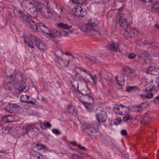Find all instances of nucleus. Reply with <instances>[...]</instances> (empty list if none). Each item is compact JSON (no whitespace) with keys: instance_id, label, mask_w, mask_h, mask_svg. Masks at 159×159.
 I'll return each mask as SVG.
<instances>
[{"instance_id":"a878e982","label":"nucleus","mask_w":159,"mask_h":159,"mask_svg":"<svg viewBox=\"0 0 159 159\" xmlns=\"http://www.w3.org/2000/svg\"><path fill=\"white\" fill-rule=\"evenodd\" d=\"M73 72L75 75V78L76 79V80L85 81V80L84 78L81 76L77 71L76 70H74Z\"/></svg>"},{"instance_id":"4d7b16f0","label":"nucleus","mask_w":159,"mask_h":159,"mask_svg":"<svg viewBox=\"0 0 159 159\" xmlns=\"http://www.w3.org/2000/svg\"><path fill=\"white\" fill-rule=\"evenodd\" d=\"M39 159H48L46 156H45L44 155H42V154H41V156L39 158Z\"/></svg>"},{"instance_id":"13d9d810","label":"nucleus","mask_w":159,"mask_h":159,"mask_svg":"<svg viewBox=\"0 0 159 159\" xmlns=\"http://www.w3.org/2000/svg\"><path fill=\"white\" fill-rule=\"evenodd\" d=\"M26 103H27L28 104H35L34 102H33L32 101H30V100H29V101L27 100V101L26 102Z\"/></svg>"},{"instance_id":"c03bdc74","label":"nucleus","mask_w":159,"mask_h":159,"mask_svg":"<svg viewBox=\"0 0 159 159\" xmlns=\"http://www.w3.org/2000/svg\"><path fill=\"white\" fill-rule=\"evenodd\" d=\"M147 93V94L146 95L147 99H150L152 98L153 97V94L150 91H148Z\"/></svg>"},{"instance_id":"0eeeda50","label":"nucleus","mask_w":159,"mask_h":159,"mask_svg":"<svg viewBox=\"0 0 159 159\" xmlns=\"http://www.w3.org/2000/svg\"><path fill=\"white\" fill-rule=\"evenodd\" d=\"M68 34V32L65 31H59L56 30H54L52 32L50 31V34L49 36L52 37H60L61 36H66Z\"/></svg>"},{"instance_id":"4c0bfd02","label":"nucleus","mask_w":159,"mask_h":159,"mask_svg":"<svg viewBox=\"0 0 159 159\" xmlns=\"http://www.w3.org/2000/svg\"><path fill=\"white\" fill-rule=\"evenodd\" d=\"M32 128V126L29 124H26L23 127V129H25L26 132H27V131L29 130Z\"/></svg>"},{"instance_id":"4be33fe9","label":"nucleus","mask_w":159,"mask_h":159,"mask_svg":"<svg viewBox=\"0 0 159 159\" xmlns=\"http://www.w3.org/2000/svg\"><path fill=\"white\" fill-rule=\"evenodd\" d=\"M14 14L16 16L19 17V19L21 20V18L23 17L24 15H26L18 8H15L13 10Z\"/></svg>"},{"instance_id":"393cba45","label":"nucleus","mask_w":159,"mask_h":159,"mask_svg":"<svg viewBox=\"0 0 159 159\" xmlns=\"http://www.w3.org/2000/svg\"><path fill=\"white\" fill-rule=\"evenodd\" d=\"M70 61V60L69 57L68 56H66L64 57L63 61H62V64H60L64 66H68Z\"/></svg>"},{"instance_id":"72a5a7b5","label":"nucleus","mask_w":159,"mask_h":159,"mask_svg":"<svg viewBox=\"0 0 159 159\" xmlns=\"http://www.w3.org/2000/svg\"><path fill=\"white\" fill-rule=\"evenodd\" d=\"M30 97L26 95H22L20 97V100L23 102L26 103L27 100L29 99Z\"/></svg>"},{"instance_id":"bb28decb","label":"nucleus","mask_w":159,"mask_h":159,"mask_svg":"<svg viewBox=\"0 0 159 159\" xmlns=\"http://www.w3.org/2000/svg\"><path fill=\"white\" fill-rule=\"evenodd\" d=\"M122 107V105H121L115 107L113 109L115 113L116 114L120 115Z\"/></svg>"},{"instance_id":"7c9ffc66","label":"nucleus","mask_w":159,"mask_h":159,"mask_svg":"<svg viewBox=\"0 0 159 159\" xmlns=\"http://www.w3.org/2000/svg\"><path fill=\"white\" fill-rule=\"evenodd\" d=\"M153 8L154 9L156 10L157 12H159V1H154L152 4Z\"/></svg>"},{"instance_id":"c85d7f7f","label":"nucleus","mask_w":159,"mask_h":159,"mask_svg":"<svg viewBox=\"0 0 159 159\" xmlns=\"http://www.w3.org/2000/svg\"><path fill=\"white\" fill-rule=\"evenodd\" d=\"M12 86V84L11 82H6L3 84V86L6 90H10V88Z\"/></svg>"},{"instance_id":"338daca9","label":"nucleus","mask_w":159,"mask_h":159,"mask_svg":"<svg viewBox=\"0 0 159 159\" xmlns=\"http://www.w3.org/2000/svg\"><path fill=\"white\" fill-rule=\"evenodd\" d=\"M155 82L157 84V85L159 84V77L156 78Z\"/></svg>"},{"instance_id":"9d476101","label":"nucleus","mask_w":159,"mask_h":159,"mask_svg":"<svg viewBox=\"0 0 159 159\" xmlns=\"http://www.w3.org/2000/svg\"><path fill=\"white\" fill-rule=\"evenodd\" d=\"M34 4L32 2L29 0H24L21 3V5L24 10L27 11L32 7H33Z\"/></svg>"},{"instance_id":"2eb2a0df","label":"nucleus","mask_w":159,"mask_h":159,"mask_svg":"<svg viewBox=\"0 0 159 159\" xmlns=\"http://www.w3.org/2000/svg\"><path fill=\"white\" fill-rule=\"evenodd\" d=\"M153 80L152 79L148 80L147 82V84H146L145 85L146 92L148 91H151L153 89L154 86L153 84Z\"/></svg>"},{"instance_id":"69168bd1","label":"nucleus","mask_w":159,"mask_h":159,"mask_svg":"<svg viewBox=\"0 0 159 159\" xmlns=\"http://www.w3.org/2000/svg\"><path fill=\"white\" fill-rule=\"evenodd\" d=\"M130 75L134 77H135L137 75V74L135 73V71L134 70V73H131V74Z\"/></svg>"},{"instance_id":"58836bf2","label":"nucleus","mask_w":159,"mask_h":159,"mask_svg":"<svg viewBox=\"0 0 159 159\" xmlns=\"http://www.w3.org/2000/svg\"><path fill=\"white\" fill-rule=\"evenodd\" d=\"M75 108L74 107L72 106H70L68 107V110L69 112L72 114H73L75 111Z\"/></svg>"},{"instance_id":"cd10ccee","label":"nucleus","mask_w":159,"mask_h":159,"mask_svg":"<svg viewBox=\"0 0 159 159\" xmlns=\"http://www.w3.org/2000/svg\"><path fill=\"white\" fill-rule=\"evenodd\" d=\"M15 116L14 115H7L5 117L6 120L9 122H11L16 121Z\"/></svg>"},{"instance_id":"a211bd4d","label":"nucleus","mask_w":159,"mask_h":159,"mask_svg":"<svg viewBox=\"0 0 159 159\" xmlns=\"http://www.w3.org/2000/svg\"><path fill=\"white\" fill-rule=\"evenodd\" d=\"M39 125L41 129L43 130H46L47 128H50L52 126V125L50 123L46 121L39 122Z\"/></svg>"},{"instance_id":"f3484780","label":"nucleus","mask_w":159,"mask_h":159,"mask_svg":"<svg viewBox=\"0 0 159 159\" xmlns=\"http://www.w3.org/2000/svg\"><path fill=\"white\" fill-rule=\"evenodd\" d=\"M125 76L123 74H120L116 76V79L117 83L120 85H123L125 83Z\"/></svg>"},{"instance_id":"aec40b11","label":"nucleus","mask_w":159,"mask_h":159,"mask_svg":"<svg viewBox=\"0 0 159 159\" xmlns=\"http://www.w3.org/2000/svg\"><path fill=\"white\" fill-rule=\"evenodd\" d=\"M118 48V44L114 43L108 45L107 47V49L114 51H116Z\"/></svg>"},{"instance_id":"1a4fd4ad","label":"nucleus","mask_w":159,"mask_h":159,"mask_svg":"<svg viewBox=\"0 0 159 159\" xmlns=\"http://www.w3.org/2000/svg\"><path fill=\"white\" fill-rule=\"evenodd\" d=\"M54 54L56 56V60L57 61L59 64H62V58L61 56L64 54L61 49L58 48H56V50L54 52Z\"/></svg>"},{"instance_id":"423d86ee","label":"nucleus","mask_w":159,"mask_h":159,"mask_svg":"<svg viewBox=\"0 0 159 159\" xmlns=\"http://www.w3.org/2000/svg\"><path fill=\"white\" fill-rule=\"evenodd\" d=\"M98 120L100 122L105 121L107 119V115L106 112L104 111L100 110L96 114Z\"/></svg>"},{"instance_id":"2f4dec72","label":"nucleus","mask_w":159,"mask_h":159,"mask_svg":"<svg viewBox=\"0 0 159 159\" xmlns=\"http://www.w3.org/2000/svg\"><path fill=\"white\" fill-rule=\"evenodd\" d=\"M88 75L90 76V78L93 81V83L96 84L97 81L99 80V77L96 75H93L90 73H88Z\"/></svg>"},{"instance_id":"5fc2aeb1","label":"nucleus","mask_w":159,"mask_h":159,"mask_svg":"<svg viewBox=\"0 0 159 159\" xmlns=\"http://www.w3.org/2000/svg\"><path fill=\"white\" fill-rule=\"evenodd\" d=\"M55 11L57 14H60L62 12V9L60 7H59L58 8V11L56 10Z\"/></svg>"},{"instance_id":"774afa93","label":"nucleus","mask_w":159,"mask_h":159,"mask_svg":"<svg viewBox=\"0 0 159 159\" xmlns=\"http://www.w3.org/2000/svg\"><path fill=\"white\" fill-rule=\"evenodd\" d=\"M70 143L74 145H75L76 144V142L75 141L70 142Z\"/></svg>"},{"instance_id":"39448f33","label":"nucleus","mask_w":159,"mask_h":159,"mask_svg":"<svg viewBox=\"0 0 159 159\" xmlns=\"http://www.w3.org/2000/svg\"><path fill=\"white\" fill-rule=\"evenodd\" d=\"M37 30L39 31H41L44 35L49 36L50 34V29L43 23H39Z\"/></svg>"},{"instance_id":"20e7f679","label":"nucleus","mask_w":159,"mask_h":159,"mask_svg":"<svg viewBox=\"0 0 159 159\" xmlns=\"http://www.w3.org/2000/svg\"><path fill=\"white\" fill-rule=\"evenodd\" d=\"M21 20L23 22L24 24L30 29L32 31H36L38 28V25L34 23L31 18L27 15H24L23 17L21 18Z\"/></svg>"},{"instance_id":"de8ad7c7","label":"nucleus","mask_w":159,"mask_h":159,"mask_svg":"<svg viewBox=\"0 0 159 159\" xmlns=\"http://www.w3.org/2000/svg\"><path fill=\"white\" fill-rule=\"evenodd\" d=\"M135 87L133 86H129L126 88V91H130L134 90L135 88Z\"/></svg>"},{"instance_id":"f257e3e1","label":"nucleus","mask_w":159,"mask_h":159,"mask_svg":"<svg viewBox=\"0 0 159 159\" xmlns=\"http://www.w3.org/2000/svg\"><path fill=\"white\" fill-rule=\"evenodd\" d=\"M23 38L25 43L30 47L31 48H33L34 47V44L32 42V41H34L35 42L36 46L37 48L43 50L45 49V46L44 44L40 41L39 39L34 35L31 34H29V39L26 35H24L23 36Z\"/></svg>"},{"instance_id":"4468645a","label":"nucleus","mask_w":159,"mask_h":159,"mask_svg":"<svg viewBox=\"0 0 159 159\" xmlns=\"http://www.w3.org/2000/svg\"><path fill=\"white\" fill-rule=\"evenodd\" d=\"M79 91L83 96L89 95L90 94V92L89 89L86 86H81L80 89H78Z\"/></svg>"},{"instance_id":"c756f323","label":"nucleus","mask_w":159,"mask_h":159,"mask_svg":"<svg viewBox=\"0 0 159 159\" xmlns=\"http://www.w3.org/2000/svg\"><path fill=\"white\" fill-rule=\"evenodd\" d=\"M92 133L90 134H89L91 135L94 136V137H97V136L100 135V133L99 131L98 130V129L96 128H94L93 129V130L92 131Z\"/></svg>"},{"instance_id":"6e6552de","label":"nucleus","mask_w":159,"mask_h":159,"mask_svg":"<svg viewBox=\"0 0 159 159\" xmlns=\"http://www.w3.org/2000/svg\"><path fill=\"white\" fill-rule=\"evenodd\" d=\"M75 14L77 16L83 17L86 14L85 9L82 8L80 6L75 7Z\"/></svg>"},{"instance_id":"09e8293b","label":"nucleus","mask_w":159,"mask_h":159,"mask_svg":"<svg viewBox=\"0 0 159 159\" xmlns=\"http://www.w3.org/2000/svg\"><path fill=\"white\" fill-rule=\"evenodd\" d=\"M141 106L142 109H145L148 106V105L146 102H142L141 103Z\"/></svg>"},{"instance_id":"a19ab883","label":"nucleus","mask_w":159,"mask_h":159,"mask_svg":"<svg viewBox=\"0 0 159 159\" xmlns=\"http://www.w3.org/2000/svg\"><path fill=\"white\" fill-rule=\"evenodd\" d=\"M125 68V70L129 73V74H131V73H134V69H132L129 67H126Z\"/></svg>"},{"instance_id":"49530a36","label":"nucleus","mask_w":159,"mask_h":159,"mask_svg":"<svg viewBox=\"0 0 159 159\" xmlns=\"http://www.w3.org/2000/svg\"><path fill=\"white\" fill-rule=\"evenodd\" d=\"M53 133L56 135H59L61 134L59 130L56 129H54L52 130Z\"/></svg>"},{"instance_id":"8fccbe9b","label":"nucleus","mask_w":159,"mask_h":159,"mask_svg":"<svg viewBox=\"0 0 159 159\" xmlns=\"http://www.w3.org/2000/svg\"><path fill=\"white\" fill-rule=\"evenodd\" d=\"M44 14L46 18H48L51 16V13L50 11L48 10L47 12L44 13Z\"/></svg>"},{"instance_id":"37998d69","label":"nucleus","mask_w":159,"mask_h":159,"mask_svg":"<svg viewBox=\"0 0 159 159\" xmlns=\"http://www.w3.org/2000/svg\"><path fill=\"white\" fill-rule=\"evenodd\" d=\"M72 1L75 3L81 4L84 3L86 0H72Z\"/></svg>"},{"instance_id":"5701e85b","label":"nucleus","mask_w":159,"mask_h":159,"mask_svg":"<svg viewBox=\"0 0 159 159\" xmlns=\"http://www.w3.org/2000/svg\"><path fill=\"white\" fill-rule=\"evenodd\" d=\"M16 105L12 103H9L4 109L6 111L11 112L13 110L16 108Z\"/></svg>"},{"instance_id":"bf43d9fd","label":"nucleus","mask_w":159,"mask_h":159,"mask_svg":"<svg viewBox=\"0 0 159 159\" xmlns=\"http://www.w3.org/2000/svg\"><path fill=\"white\" fill-rule=\"evenodd\" d=\"M105 80L107 81H109V82L111 83L112 82V80L111 78H110L109 77H107V78H105Z\"/></svg>"},{"instance_id":"9b49d317","label":"nucleus","mask_w":159,"mask_h":159,"mask_svg":"<svg viewBox=\"0 0 159 159\" xmlns=\"http://www.w3.org/2000/svg\"><path fill=\"white\" fill-rule=\"evenodd\" d=\"M82 128L83 131L88 134H90L92 132L94 128L92 125L89 123H85L82 125Z\"/></svg>"},{"instance_id":"864d4df0","label":"nucleus","mask_w":159,"mask_h":159,"mask_svg":"<svg viewBox=\"0 0 159 159\" xmlns=\"http://www.w3.org/2000/svg\"><path fill=\"white\" fill-rule=\"evenodd\" d=\"M121 134L123 136H126L127 134V131L125 129H122L121 131Z\"/></svg>"},{"instance_id":"f8f14e48","label":"nucleus","mask_w":159,"mask_h":159,"mask_svg":"<svg viewBox=\"0 0 159 159\" xmlns=\"http://www.w3.org/2000/svg\"><path fill=\"white\" fill-rule=\"evenodd\" d=\"M147 73L153 75H157L159 74V68L155 67L150 66L147 70Z\"/></svg>"},{"instance_id":"6e6d98bb","label":"nucleus","mask_w":159,"mask_h":159,"mask_svg":"<svg viewBox=\"0 0 159 159\" xmlns=\"http://www.w3.org/2000/svg\"><path fill=\"white\" fill-rule=\"evenodd\" d=\"M77 146H78V147L79 148V149L80 150H86V148L85 147L82 146L80 145H77Z\"/></svg>"},{"instance_id":"79ce46f5","label":"nucleus","mask_w":159,"mask_h":159,"mask_svg":"<svg viewBox=\"0 0 159 159\" xmlns=\"http://www.w3.org/2000/svg\"><path fill=\"white\" fill-rule=\"evenodd\" d=\"M37 148L38 150H40L45 148V146L41 144L38 143L37 144Z\"/></svg>"},{"instance_id":"473e14b6","label":"nucleus","mask_w":159,"mask_h":159,"mask_svg":"<svg viewBox=\"0 0 159 159\" xmlns=\"http://www.w3.org/2000/svg\"><path fill=\"white\" fill-rule=\"evenodd\" d=\"M121 112V114L123 115H126L129 111L128 108L126 107L122 106Z\"/></svg>"},{"instance_id":"ddd939ff","label":"nucleus","mask_w":159,"mask_h":159,"mask_svg":"<svg viewBox=\"0 0 159 159\" xmlns=\"http://www.w3.org/2000/svg\"><path fill=\"white\" fill-rule=\"evenodd\" d=\"M28 12L31 17L33 18H35L37 15V10L36 7L34 4L33 7H32L28 11Z\"/></svg>"},{"instance_id":"603ef678","label":"nucleus","mask_w":159,"mask_h":159,"mask_svg":"<svg viewBox=\"0 0 159 159\" xmlns=\"http://www.w3.org/2000/svg\"><path fill=\"white\" fill-rule=\"evenodd\" d=\"M153 101L155 103L159 104V96L156 97L154 100Z\"/></svg>"},{"instance_id":"e2e57ef3","label":"nucleus","mask_w":159,"mask_h":159,"mask_svg":"<svg viewBox=\"0 0 159 159\" xmlns=\"http://www.w3.org/2000/svg\"><path fill=\"white\" fill-rule=\"evenodd\" d=\"M140 97L142 99H147L146 95L143 94H141L140 95Z\"/></svg>"},{"instance_id":"f03ea898","label":"nucleus","mask_w":159,"mask_h":159,"mask_svg":"<svg viewBox=\"0 0 159 159\" xmlns=\"http://www.w3.org/2000/svg\"><path fill=\"white\" fill-rule=\"evenodd\" d=\"M100 22L99 20L96 18L91 19L87 24L84 25L81 27L82 30L85 32H89L94 34L96 31L93 27L98 25Z\"/></svg>"},{"instance_id":"3c124183","label":"nucleus","mask_w":159,"mask_h":159,"mask_svg":"<svg viewBox=\"0 0 159 159\" xmlns=\"http://www.w3.org/2000/svg\"><path fill=\"white\" fill-rule=\"evenodd\" d=\"M136 55L133 53H131L129 54L128 55V57L129 58L132 59L135 57Z\"/></svg>"},{"instance_id":"a18cd8bd","label":"nucleus","mask_w":159,"mask_h":159,"mask_svg":"<svg viewBox=\"0 0 159 159\" xmlns=\"http://www.w3.org/2000/svg\"><path fill=\"white\" fill-rule=\"evenodd\" d=\"M89 60L95 63H98L99 61L98 60L93 57H90L89 58Z\"/></svg>"},{"instance_id":"7ed1b4c3","label":"nucleus","mask_w":159,"mask_h":159,"mask_svg":"<svg viewBox=\"0 0 159 159\" xmlns=\"http://www.w3.org/2000/svg\"><path fill=\"white\" fill-rule=\"evenodd\" d=\"M126 15L124 11H120L118 12L117 18L120 27L124 28L125 30L130 28V26L127 21Z\"/></svg>"},{"instance_id":"0e129e2a","label":"nucleus","mask_w":159,"mask_h":159,"mask_svg":"<svg viewBox=\"0 0 159 159\" xmlns=\"http://www.w3.org/2000/svg\"><path fill=\"white\" fill-rule=\"evenodd\" d=\"M139 1L144 2H151L153 0H139Z\"/></svg>"},{"instance_id":"412c9836","label":"nucleus","mask_w":159,"mask_h":159,"mask_svg":"<svg viewBox=\"0 0 159 159\" xmlns=\"http://www.w3.org/2000/svg\"><path fill=\"white\" fill-rule=\"evenodd\" d=\"M57 27L59 28H62L65 30H68L72 28V25H69L68 24L63 23L60 22L57 24Z\"/></svg>"},{"instance_id":"e433bc0d","label":"nucleus","mask_w":159,"mask_h":159,"mask_svg":"<svg viewBox=\"0 0 159 159\" xmlns=\"http://www.w3.org/2000/svg\"><path fill=\"white\" fill-rule=\"evenodd\" d=\"M28 90L29 88L28 87L24 86L22 88H19L17 90L18 91L19 93H20L22 91H23L24 92H26Z\"/></svg>"},{"instance_id":"dca6fc26","label":"nucleus","mask_w":159,"mask_h":159,"mask_svg":"<svg viewBox=\"0 0 159 159\" xmlns=\"http://www.w3.org/2000/svg\"><path fill=\"white\" fill-rule=\"evenodd\" d=\"M41 156V153L36 151H33L30 152V159H39Z\"/></svg>"},{"instance_id":"ea45409f","label":"nucleus","mask_w":159,"mask_h":159,"mask_svg":"<svg viewBox=\"0 0 159 159\" xmlns=\"http://www.w3.org/2000/svg\"><path fill=\"white\" fill-rule=\"evenodd\" d=\"M132 119V116L130 117L127 113L123 118V120L124 121H126L128 120H131Z\"/></svg>"},{"instance_id":"052dcab7","label":"nucleus","mask_w":159,"mask_h":159,"mask_svg":"<svg viewBox=\"0 0 159 159\" xmlns=\"http://www.w3.org/2000/svg\"><path fill=\"white\" fill-rule=\"evenodd\" d=\"M80 69L81 71H83L85 73H87L88 74V73H89V71L86 70L84 69L81 68Z\"/></svg>"},{"instance_id":"c9c22d12","label":"nucleus","mask_w":159,"mask_h":159,"mask_svg":"<svg viewBox=\"0 0 159 159\" xmlns=\"http://www.w3.org/2000/svg\"><path fill=\"white\" fill-rule=\"evenodd\" d=\"M72 85L75 89H79V84L77 80H74L71 83Z\"/></svg>"},{"instance_id":"b1692460","label":"nucleus","mask_w":159,"mask_h":159,"mask_svg":"<svg viewBox=\"0 0 159 159\" xmlns=\"http://www.w3.org/2000/svg\"><path fill=\"white\" fill-rule=\"evenodd\" d=\"M84 102H93L94 97L93 95L91 93L90 94L84 96Z\"/></svg>"},{"instance_id":"680f3d73","label":"nucleus","mask_w":159,"mask_h":159,"mask_svg":"<svg viewBox=\"0 0 159 159\" xmlns=\"http://www.w3.org/2000/svg\"><path fill=\"white\" fill-rule=\"evenodd\" d=\"M74 157H76V158L78 159H83V157H82L79 156L76 154L73 155Z\"/></svg>"},{"instance_id":"f704fd0d","label":"nucleus","mask_w":159,"mask_h":159,"mask_svg":"<svg viewBox=\"0 0 159 159\" xmlns=\"http://www.w3.org/2000/svg\"><path fill=\"white\" fill-rule=\"evenodd\" d=\"M151 119V117H149L148 116H146L144 117L143 120H142L141 122L142 124H147L149 122L150 120Z\"/></svg>"},{"instance_id":"6ab92c4d","label":"nucleus","mask_w":159,"mask_h":159,"mask_svg":"<svg viewBox=\"0 0 159 159\" xmlns=\"http://www.w3.org/2000/svg\"><path fill=\"white\" fill-rule=\"evenodd\" d=\"M80 102L83 103V105L87 109H91L93 107V102H84V101H82L80 99L79 100Z\"/></svg>"}]
</instances>
